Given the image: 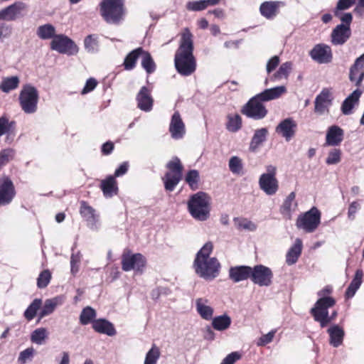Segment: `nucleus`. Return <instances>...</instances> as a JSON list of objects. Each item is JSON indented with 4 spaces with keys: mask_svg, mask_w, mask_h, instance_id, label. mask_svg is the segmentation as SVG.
<instances>
[{
    "mask_svg": "<svg viewBox=\"0 0 364 364\" xmlns=\"http://www.w3.org/2000/svg\"><path fill=\"white\" fill-rule=\"evenodd\" d=\"M193 50L192 34L188 29L186 28L182 33L181 44L174 58L176 69L181 75L189 76L196 69Z\"/></svg>",
    "mask_w": 364,
    "mask_h": 364,
    "instance_id": "nucleus-1",
    "label": "nucleus"
},
{
    "mask_svg": "<svg viewBox=\"0 0 364 364\" xmlns=\"http://www.w3.org/2000/svg\"><path fill=\"white\" fill-rule=\"evenodd\" d=\"M212 242H206L198 252L194 262L195 272L205 280H213L220 273V264L216 257H210L213 251Z\"/></svg>",
    "mask_w": 364,
    "mask_h": 364,
    "instance_id": "nucleus-2",
    "label": "nucleus"
},
{
    "mask_svg": "<svg viewBox=\"0 0 364 364\" xmlns=\"http://www.w3.org/2000/svg\"><path fill=\"white\" fill-rule=\"evenodd\" d=\"M188 209L195 220H206L210 216V198L203 192L193 194L188 201Z\"/></svg>",
    "mask_w": 364,
    "mask_h": 364,
    "instance_id": "nucleus-3",
    "label": "nucleus"
},
{
    "mask_svg": "<svg viewBox=\"0 0 364 364\" xmlns=\"http://www.w3.org/2000/svg\"><path fill=\"white\" fill-rule=\"evenodd\" d=\"M100 11L103 19L109 24H119L124 17V0H102Z\"/></svg>",
    "mask_w": 364,
    "mask_h": 364,
    "instance_id": "nucleus-4",
    "label": "nucleus"
},
{
    "mask_svg": "<svg viewBox=\"0 0 364 364\" xmlns=\"http://www.w3.org/2000/svg\"><path fill=\"white\" fill-rule=\"evenodd\" d=\"M336 301L333 297L320 298L311 309V313L316 321L320 323L321 327L326 326L337 316V311H333L331 316L328 315V309L335 305Z\"/></svg>",
    "mask_w": 364,
    "mask_h": 364,
    "instance_id": "nucleus-5",
    "label": "nucleus"
},
{
    "mask_svg": "<svg viewBox=\"0 0 364 364\" xmlns=\"http://www.w3.org/2000/svg\"><path fill=\"white\" fill-rule=\"evenodd\" d=\"M39 93L31 85L23 87L19 94V102L22 110L26 114H33L37 111Z\"/></svg>",
    "mask_w": 364,
    "mask_h": 364,
    "instance_id": "nucleus-6",
    "label": "nucleus"
},
{
    "mask_svg": "<svg viewBox=\"0 0 364 364\" xmlns=\"http://www.w3.org/2000/svg\"><path fill=\"white\" fill-rule=\"evenodd\" d=\"M166 168L168 171L163 180L166 190L172 191L181 179L183 166L180 159L176 156L167 163Z\"/></svg>",
    "mask_w": 364,
    "mask_h": 364,
    "instance_id": "nucleus-7",
    "label": "nucleus"
},
{
    "mask_svg": "<svg viewBox=\"0 0 364 364\" xmlns=\"http://www.w3.org/2000/svg\"><path fill=\"white\" fill-rule=\"evenodd\" d=\"M277 168L272 165L266 166V172L259 178V186L267 195H274L279 189V182L276 178Z\"/></svg>",
    "mask_w": 364,
    "mask_h": 364,
    "instance_id": "nucleus-8",
    "label": "nucleus"
},
{
    "mask_svg": "<svg viewBox=\"0 0 364 364\" xmlns=\"http://www.w3.org/2000/svg\"><path fill=\"white\" fill-rule=\"evenodd\" d=\"M320 222L321 213L316 208L314 207L298 217L296 225L299 229H301L306 232H312L318 228Z\"/></svg>",
    "mask_w": 364,
    "mask_h": 364,
    "instance_id": "nucleus-9",
    "label": "nucleus"
},
{
    "mask_svg": "<svg viewBox=\"0 0 364 364\" xmlns=\"http://www.w3.org/2000/svg\"><path fill=\"white\" fill-rule=\"evenodd\" d=\"M146 262V258L140 253L133 254L129 250H127L122 255V269L124 272L134 270L136 272H142Z\"/></svg>",
    "mask_w": 364,
    "mask_h": 364,
    "instance_id": "nucleus-10",
    "label": "nucleus"
},
{
    "mask_svg": "<svg viewBox=\"0 0 364 364\" xmlns=\"http://www.w3.org/2000/svg\"><path fill=\"white\" fill-rule=\"evenodd\" d=\"M50 48L60 53L73 55L78 52L75 42L63 34L55 35L50 42Z\"/></svg>",
    "mask_w": 364,
    "mask_h": 364,
    "instance_id": "nucleus-11",
    "label": "nucleus"
},
{
    "mask_svg": "<svg viewBox=\"0 0 364 364\" xmlns=\"http://www.w3.org/2000/svg\"><path fill=\"white\" fill-rule=\"evenodd\" d=\"M262 102L258 95H256L244 106L242 110V113L256 120L263 119L267 114V110Z\"/></svg>",
    "mask_w": 364,
    "mask_h": 364,
    "instance_id": "nucleus-12",
    "label": "nucleus"
},
{
    "mask_svg": "<svg viewBox=\"0 0 364 364\" xmlns=\"http://www.w3.org/2000/svg\"><path fill=\"white\" fill-rule=\"evenodd\" d=\"M273 273L264 265L259 264L252 268L251 279L253 283L260 287H269L272 283Z\"/></svg>",
    "mask_w": 364,
    "mask_h": 364,
    "instance_id": "nucleus-13",
    "label": "nucleus"
},
{
    "mask_svg": "<svg viewBox=\"0 0 364 364\" xmlns=\"http://www.w3.org/2000/svg\"><path fill=\"white\" fill-rule=\"evenodd\" d=\"M28 6L22 1H16L0 11V21H14L25 15Z\"/></svg>",
    "mask_w": 364,
    "mask_h": 364,
    "instance_id": "nucleus-14",
    "label": "nucleus"
},
{
    "mask_svg": "<svg viewBox=\"0 0 364 364\" xmlns=\"http://www.w3.org/2000/svg\"><path fill=\"white\" fill-rule=\"evenodd\" d=\"M80 213L87 223V226L92 230L97 231L100 228V215L96 210L86 202L80 203Z\"/></svg>",
    "mask_w": 364,
    "mask_h": 364,
    "instance_id": "nucleus-15",
    "label": "nucleus"
},
{
    "mask_svg": "<svg viewBox=\"0 0 364 364\" xmlns=\"http://www.w3.org/2000/svg\"><path fill=\"white\" fill-rule=\"evenodd\" d=\"M16 196L12 181L7 176L0 178V207L9 205Z\"/></svg>",
    "mask_w": 364,
    "mask_h": 364,
    "instance_id": "nucleus-16",
    "label": "nucleus"
},
{
    "mask_svg": "<svg viewBox=\"0 0 364 364\" xmlns=\"http://www.w3.org/2000/svg\"><path fill=\"white\" fill-rule=\"evenodd\" d=\"M332 92L329 89H323L315 99V112L318 114L328 113L329 107L332 105Z\"/></svg>",
    "mask_w": 364,
    "mask_h": 364,
    "instance_id": "nucleus-17",
    "label": "nucleus"
},
{
    "mask_svg": "<svg viewBox=\"0 0 364 364\" xmlns=\"http://www.w3.org/2000/svg\"><path fill=\"white\" fill-rule=\"evenodd\" d=\"M309 55L314 60L318 63H330L333 58L331 47L323 43L316 45L310 51Z\"/></svg>",
    "mask_w": 364,
    "mask_h": 364,
    "instance_id": "nucleus-18",
    "label": "nucleus"
},
{
    "mask_svg": "<svg viewBox=\"0 0 364 364\" xmlns=\"http://www.w3.org/2000/svg\"><path fill=\"white\" fill-rule=\"evenodd\" d=\"M168 130L171 137L176 140L182 139L186 134L185 124L178 111L171 117Z\"/></svg>",
    "mask_w": 364,
    "mask_h": 364,
    "instance_id": "nucleus-19",
    "label": "nucleus"
},
{
    "mask_svg": "<svg viewBox=\"0 0 364 364\" xmlns=\"http://www.w3.org/2000/svg\"><path fill=\"white\" fill-rule=\"evenodd\" d=\"M350 26H336L331 34V41L334 46L343 45L350 37Z\"/></svg>",
    "mask_w": 364,
    "mask_h": 364,
    "instance_id": "nucleus-20",
    "label": "nucleus"
},
{
    "mask_svg": "<svg viewBox=\"0 0 364 364\" xmlns=\"http://www.w3.org/2000/svg\"><path fill=\"white\" fill-rule=\"evenodd\" d=\"M65 301V297L63 295L56 296L55 297L48 299L45 301L39 314L38 319L50 315L54 312L58 306H61Z\"/></svg>",
    "mask_w": 364,
    "mask_h": 364,
    "instance_id": "nucleus-21",
    "label": "nucleus"
},
{
    "mask_svg": "<svg viewBox=\"0 0 364 364\" xmlns=\"http://www.w3.org/2000/svg\"><path fill=\"white\" fill-rule=\"evenodd\" d=\"M137 107L142 111L149 112L153 107L154 100L151 91L145 86L142 87L136 95Z\"/></svg>",
    "mask_w": 364,
    "mask_h": 364,
    "instance_id": "nucleus-22",
    "label": "nucleus"
},
{
    "mask_svg": "<svg viewBox=\"0 0 364 364\" xmlns=\"http://www.w3.org/2000/svg\"><path fill=\"white\" fill-rule=\"evenodd\" d=\"M296 128V123L291 118H287L278 124L276 132L289 141L294 136Z\"/></svg>",
    "mask_w": 364,
    "mask_h": 364,
    "instance_id": "nucleus-23",
    "label": "nucleus"
},
{
    "mask_svg": "<svg viewBox=\"0 0 364 364\" xmlns=\"http://www.w3.org/2000/svg\"><path fill=\"white\" fill-rule=\"evenodd\" d=\"M252 267L249 266H235L229 269V278L234 282H240L251 278Z\"/></svg>",
    "mask_w": 364,
    "mask_h": 364,
    "instance_id": "nucleus-24",
    "label": "nucleus"
},
{
    "mask_svg": "<svg viewBox=\"0 0 364 364\" xmlns=\"http://www.w3.org/2000/svg\"><path fill=\"white\" fill-rule=\"evenodd\" d=\"M100 187L103 193V196L107 198H112L118 193L119 189L117 180L112 175L102 180Z\"/></svg>",
    "mask_w": 364,
    "mask_h": 364,
    "instance_id": "nucleus-25",
    "label": "nucleus"
},
{
    "mask_svg": "<svg viewBox=\"0 0 364 364\" xmlns=\"http://www.w3.org/2000/svg\"><path fill=\"white\" fill-rule=\"evenodd\" d=\"M295 193H290L284 200L280 208L281 214L287 220H290L291 218L293 213L296 211L297 203L295 201Z\"/></svg>",
    "mask_w": 364,
    "mask_h": 364,
    "instance_id": "nucleus-26",
    "label": "nucleus"
},
{
    "mask_svg": "<svg viewBox=\"0 0 364 364\" xmlns=\"http://www.w3.org/2000/svg\"><path fill=\"white\" fill-rule=\"evenodd\" d=\"M196 309L198 314L205 320H210L213 315V309L210 305V301L205 298L196 299Z\"/></svg>",
    "mask_w": 364,
    "mask_h": 364,
    "instance_id": "nucleus-27",
    "label": "nucleus"
},
{
    "mask_svg": "<svg viewBox=\"0 0 364 364\" xmlns=\"http://www.w3.org/2000/svg\"><path fill=\"white\" fill-rule=\"evenodd\" d=\"M282 3L281 1H264L259 6V11L262 16L267 19L274 18L278 12L279 8Z\"/></svg>",
    "mask_w": 364,
    "mask_h": 364,
    "instance_id": "nucleus-28",
    "label": "nucleus"
},
{
    "mask_svg": "<svg viewBox=\"0 0 364 364\" xmlns=\"http://www.w3.org/2000/svg\"><path fill=\"white\" fill-rule=\"evenodd\" d=\"M343 130L338 126L333 125L328 129L326 144L328 146H338L343 139Z\"/></svg>",
    "mask_w": 364,
    "mask_h": 364,
    "instance_id": "nucleus-29",
    "label": "nucleus"
},
{
    "mask_svg": "<svg viewBox=\"0 0 364 364\" xmlns=\"http://www.w3.org/2000/svg\"><path fill=\"white\" fill-rule=\"evenodd\" d=\"M329 335V343L334 348L340 346L343 341L345 332L342 327L338 325H333L328 328Z\"/></svg>",
    "mask_w": 364,
    "mask_h": 364,
    "instance_id": "nucleus-30",
    "label": "nucleus"
},
{
    "mask_svg": "<svg viewBox=\"0 0 364 364\" xmlns=\"http://www.w3.org/2000/svg\"><path fill=\"white\" fill-rule=\"evenodd\" d=\"M287 91V87L284 85H280L266 89L257 95L262 101L268 102L279 98L282 95H284Z\"/></svg>",
    "mask_w": 364,
    "mask_h": 364,
    "instance_id": "nucleus-31",
    "label": "nucleus"
},
{
    "mask_svg": "<svg viewBox=\"0 0 364 364\" xmlns=\"http://www.w3.org/2000/svg\"><path fill=\"white\" fill-rule=\"evenodd\" d=\"M361 94L362 91L356 89L343 101L341 111L344 114L348 115L352 114V110L358 105Z\"/></svg>",
    "mask_w": 364,
    "mask_h": 364,
    "instance_id": "nucleus-32",
    "label": "nucleus"
},
{
    "mask_svg": "<svg viewBox=\"0 0 364 364\" xmlns=\"http://www.w3.org/2000/svg\"><path fill=\"white\" fill-rule=\"evenodd\" d=\"M93 329L100 333L112 336L116 334V330L112 323L106 319H97L92 322Z\"/></svg>",
    "mask_w": 364,
    "mask_h": 364,
    "instance_id": "nucleus-33",
    "label": "nucleus"
},
{
    "mask_svg": "<svg viewBox=\"0 0 364 364\" xmlns=\"http://www.w3.org/2000/svg\"><path fill=\"white\" fill-rule=\"evenodd\" d=\"M302 250V241L299 238L295 240L294 244L290 247L286 255V262L288 265L295 264Z\"/></svg>",
    "mask_w": 364,
    "mask_h": 364,
    "instance_id": "nucleus-34",
    "label": "nucleus"
},
{
    "mask_svg": "<svg viewBox=\"0 0 364 364\" xmlns=\"http://www.w3.org/2000/svg\"><path fill=\"white\" fill-rule=\"evenodd\" d=\"M267 134L268 130L267 128L257 129L251 139L250 150L252 152L257 151L262 143L266 141Z\"/></svg>",
    "mask_w": 364,
    "mask_h": 364,
    "instance_id": "nucleus-35",
    "label": "nucleus"
},
{
    "mask_svg": "<svg viewBox=\"0 0 364 364\" xmlns=\"http://www.w3.org/2000/svg\"><path fill=\"white\" fill-rule=\"evenodd\" d=\"M363 272L362 269H357L354 278L351 281L349 287L346 291V296L347 298H352L357 290L360 288L363 282Z\"/></svg>",
    "mask_w": 364,
    "mask_h": 364,
    "instance_id": "nucleus-36",
    "label": "nucleus"
},
{
    "mask_svg": "<svg viewBox=\"0 0 364 364\" xmlns=\"http://www.w3.org/2000/svg\"><path fill=\"white\" fill-rule=\"evenodd\" d=\"M36 35L42 40L53 39L55 36V28L50 23H46L38 27Z\"/></svg>",
    "mask_w": 364,
    "mask_h": 364,
    "instance_id": "nucleus-37",
    "label": "nucleus"
},
{
    "mask_svg": "<svg viewBox=\"0 0 364 364\" xmlns=\"http://www.w3.org/2000/svg\"><path fill=\"white\" fill-rule=\"evenodd\" d=\"M48 337L47 328L41 327L35 329L31 334V341L38 346L43 345Z\"/></svg>",
    "mask_w": 364,
    "mask_h": 364,
    "instance_id": "nucleus-38",
    "label": "nucleus"
},
{
    "mask_svg": "<svg viewBox=\"0 0 364 364\" xmlns=\"http://www.w3.org/2000/svg\"><path fill=\"white\" fill-rule=\"evenodd\" d=\"M142 50L141 48H138L127 55L124 61L125 70H131L135 67L137 59L141 57Z\"/></svg>",
    "mask_w": 364,
    "mask_h": 364,
    "instance_id": "nucleus-39",
    "label": "nucleus"
},
{
    "mask_svg": "<svg viewBox=\"0 0 364 364\" xmlns=\"http://www.w3.org/2000/svg\"><path fill=\"white\" fill-rule=\"evenodd\" d=\"M231 324V318L227 314L218 316L213 319V327L217 331H225L228 329Z\"/></svg>",
    "mask_w": 364,
    "mask_h": 364,
    "instance_id": "nucleus-40",
    "label": "nucleus"
},
{
    "mask_svg": "<svg viewBox=\"0 0 364 364\" xmlns=\"http://www.w3.org/2000/svg\"><path fill=\"white\" fill-rule=\"evenodd\" d=\"M18 85L19 78L17 76L4 77L0 84V90L5 93H8L17 88Z\"/></svg>",
    "mask_w": 364,
    "mask_h": 364,
    "instance_id": "nucleus-41",
    "label": "nucleus"
},
{
    "mask_svg": "<svg viewBox=\"0 0 364 364\" xmlns=\"http://www.w3.org/2000/svg\"><path fill=\"white\" fill-rule=\"evenodd\" d=\"M292 69V63L286 62L281 65L278 70L270 77L271 80L277 81L282 78L287 79Z\"/></svg>",
    "mask_w": 364,
    "mask_h": 364,
    "instance_id": "nucleus-42",
    "label": "nucleus"
},
{
    "mask_svg": "<svg viewBox=\"0 0 364 364\" xmlns=\"http://www.w3.org/2000/svg\"><path fill=\"white\" fill-rule=\"evenodd\" d=\"M161 356L159 348L153 344L151 348L146 353L144 364H157Z\"/></svg>",
    "mask_w": 364,
    "mask_h": 364,
    "instance_id": "nucleus-43",
    "label": "nucleus"
},
{
    "mask_svg": "<svg viewBox=\"0 0 364 364\" xmlns=\"http://www.w3.org/2000/svg\"><path fill=\"white\" fill-rule=\"evenodd\" d=\"M242 127V119L239 114H228L226 129L231 132H236Z\"/></svg>",
    "mask_w": 364,
    "mask_h": 364,
    "instance_id": "nucleus-44",
    "label": "nucleus"
},
{
    "mask_svg": "<svg viewBox=\"0 0 364 364\" xmlns=\"http://www.w3.org/2000/svg\"><path fill=\"white\" fill-rule=\"evenodd\" d=\"M42 305L41 299H35L24 311V317L27 321H31L36 316Z\"/></svg>",
    "mask_w": 364,
    "mask_h": 364,
    "instance_id": "nucleus-45",
    "label": "nucleus"
},
{
    "mask_svg": "<svg viewBox=\"0 0 364 364\" xmlns=\"http://www.w3.org/2000/svg\"><path fill=\"white\" fill-rule=\"evenodd\" d=\"M228 166L230 171L233 174L242 175L243 173L242 160L237 156L230 157L228 162Z\"/></svg>",
    "mask_w": 364,
    "mask_h": 364,
    "instance_id": "nucleus-46",
    "label": "nucleus"
},
{
    "mask_svg": "<svg viewBox=\"0 0 364 364\" xmlns=\"http://www.w3.org/2000/svg\"><path fill=\"white\" fill-rule=\"evenodd\" d=\"M141 58V66L146 71V73L150 74L154 72L156 69V65L151 55L148 52L143 50Z\"/></svg>",
    "mask_w": 364,
    "mask_h": 364,
    "instance_id": "nucleus-47",
    "label": "nucleus"
},
{
    "mask_svg": "<svg viewBox=\"0 0 364 364\" xmlns=\"http://www.w3.org/2000/svg\"><path fill=\"white\" fill-rule=\"evenodd\" d=\"M97 314L95 310L90 306H87L82 309L80 314V322L82 325H87L91 322H93Z\"/></svg>",
    "mask_w": 364,
    "mask_h": 364,
    "instance_id": "nucleus-48",
    "label": "nucleus"
},
{
    "mask_svg": "<svg viewBox=\"0 0 364 364\" xmlns=\"http://www.w3.org/2000/svg\"><path fill=\"white\" fill-rule=\"evenodd\" d=\"M235 224L237 228L249 231H255L257 229V225L247 218H235Z\"/></svg>",
    "mask_w": 364,
    "mask_h": 364,
    "instance_id": "nucleus-49",
    "label": "nucleus"
},
{
    "mask_svg": "<svg viewBox=\"0 0 364 364\" xmlns=\"http://www.w3.org/2000/svg\"><path fill=\"white\" fill-rule=\"evenodd\" d=\"M82 261V255L80 252L72 253L70 256V273L75 276L79 272Z\"/></svg>",
    "mask_w": 364,
    "mask_h": 364,
    "instance_id": "nucleus-50",
    "label": "nucleus"
},
{
    "mask_svg": "<svg viewBox=\"0 0 364 364\" xmlns=\"http://www.w3.org/2000/svg\"><path fill=\"white\" fill-rule=\"evenodd\" d=\"M364 68V53L362 54L360 57L356 58L354 64L351 66L350 69V80H355V75H358V73L360 70Z\"/></svg>",
    "mask_w": 364,
    "mask_h": 364,
    "instance_id": "nucleus-51",
    "label": "nucleus"
},
{
    "mask_svg": "<svg viewBox=\"0 0 364 364\" xmlns=\"http://www.w3.org/2000/svg\"><path fill=\"white\" fill-rule=\"evenodd\" d=\"M84 45L86 50L89 53H95L97 50L98 41L96 35H89L84 41Z\"/></svg>",
    "mask_w": 364,
    "mask_h": 364,
    "instance_id": "nucleus-52",
    "label": "nucleus"
},
{
    "mask_svg": "<svg viewBox=\"0 0 364 364\" xmlns=\"http://www.w3.org/2000/svg\"><path fill=\"white\" fill-rule=\"evenodd\" d=\"M51 279V273L49 270L46 269L41 272L37 279V286L40 289L46 287Z\"/></svg>",
    "mask_w": 364,
    "mask_h": 364,
    "instance_id": "nucleus-53",
    "label": "nucleus"
},
{
    "mask_svg": "<svg viewBox=\"0 0 364 364\" xmlns=\"http://www.w3.org/2000/svg\"><path fill=\"white\" fill-rule=\"evenodd\" d=\"M35 350L33 347L28 348L19 353L18 362L20 364H26L27 362L31 361L34 355Z\"/></svg>",
    "mask_w": 364,
    "mask_h": 364,
    "instance_id": "nucleus-54",
    "label": "nucleus"
},
{
    "mask_svg": "<svg viewBox=\"0 0 364 364\" xmlns=\"http://www.w3.org/2000/svg\"><path fill=\"white\" fill-rule=\"evenodd\" d=\"M198 180L199 173L196 170H191L186 174V181L192 189H196L198 188Z\"/></svg>",
    "mask_w": 364,
    "mask_h": 364,
    "instance_id": "nucleus-55",
    "label": "nucleus"
},
{
    "mask_svg": "<svg viewBox=\"0 0 364 364\" xmlns=\"http://www.w3.org/2000/svg\"><path fill=\"white\" fill-rule=\"evenodd\" d=\"M186 6L187 10L191 11H200L207 8L205 0L188 1Z\"/></svg>",
    "mask_w": 364,
    "mask_h": 364,
    "instance_id": "nucleus-56",
    "label": "nucleus"
},
{
    "mask_svg": "<svg viewBox=\"0 0 364 364\" xmlns=\"http://www.w3.org/2000/svg\"><path fill=\"white\" fill-rule=\"evenodd\" d=\"M355 4V0H338L334 10L336 16H339L340 11L347 10Z\"/></svg>",
    "mask_w": 364,
    "mask_h": 364,
    "instance_id": "nucleus-57",
    "label": "nucleus"
},
{
    "mask_svg": "<svg viewBox=\"0 0 364 364\" xmlns=\"http://www.w3.org/2000/svg\"><path fill=\"white\" fill-rule=\"evenodd\" d=\"M15 154V151L12 149H3L0 152V167L6 165L11 161Z\"/></svg>",
    "mask_w": 364,
    "mask_h": 364,
    "instance_id": "nucleus-58",
    "label": "nucleus"
},
{
    "mask_svg": "<svg viewBox=\"0 0 364 364\" xmlns=\"http://www.w3.org/2000/svg\"><path fill=\"white\" fill-rule=\"evenodd\" d=\"M341 151L335 149L328 153L326 162L328 165L336 164L341 161Z\"/></svg>",
    "mask_w": 364,
    "mask_h": 364,
    "instance_id": "nucleus-59",
    "label": "nucleus"
},
{
    "mask_svg": "<svg viewBox=\"0 0 364 364\" xmlns=\"http://www.w3.org/2000/svg\"><path fill=\"white\" fill-rule=\"evenodd\" d=\"M276 331L272 330L269 331L268 333L263 335L261 336L257 343V345L258 346H264L269 343H271L274 338V336L275 335Z\"/></svg>",
    "mask_w": 364,
    "mask_h": 364,
    "instance_id": "nucleus-60",
    "label": "nucleus"
},
{
    "mask_svg": "<svg viewBox=\"0 0 364 364\" xmlns=\"http://www.w3.org/2000/svg\"><path fill=\"white\" fill-rule=\"evenodd\" d=\"M360 209V204L358 201L352 202L348 207V218L350 220H353L355 218L357 212Z\"/></svg>",
    "mask_w": 364,
    "mask_h": 364,
    "instance_id": "nucleus-61",
    "label": "nucleus"
},
{
    "mask_svg": "<svg viewBox=\"0 0 364 364\" xmlns=\"http://www.w3.org/2000/svg\"><path fill=\"white\" fill-rule=\"evenodd\" d=\"M97 85V81L92 77L89 78L81 91L82 95H85L92 91Z\"/></svg>",
    "mask_w": 364,
    "mask_h": 364,
    "instance_id": "nucleus-62",
    "label": "nucleus"
},
{
    "mask_svg": "<svg viewBox=\"0 0 364 364\" xmlns=\"http://www.w3.org/2000/svg\"><path fill=\"white\" fill-rule=\"evenodd\" d=\"M11 124L5 117H0V136L8 133L11 128Z\"/></svg>",
    "mask_w": 364,
    "mask_h": 364,
    "instance_id": "nucleus-63",
    "label": "nucleus"
},
{
    "mask_svg": "<svg viewBox=\"0 0 364 364\" xmlns=\"http://www.w3.org/2000/svg\"><path fill=\"white\" fill-rule=\"evenodd\" d=\"M240 358L241 355L238 352H232L228 355L220 364H234L237 360H240Z\"/></svg>",
    "mask_w": 364,
    "mask_h": 364,
    "instance_id": "nucleus-64",
    "label": "nucleus"
}]
</instances>
